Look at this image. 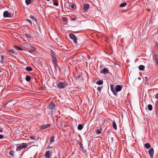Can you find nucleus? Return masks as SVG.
I'll list each match as a JSON object with an SVG mask.
<instances>
[{
    "label": "nucleus",
    "mask_w": 158,
    "mask_h": 158,
    "mask_svg": "<svg viewBox=\"0 0 158 158\" xmlns=\"http://www.w3.org/2000/svg\"><path fill=\"white\" fill-rule=\"evenodd\" d=\"M26 35L27 37L28 38L31 39V37L30 35L28 34H25Z\"/></svg>",
    "instance_id": "obj_31"
},
{
    "label": "nucleus",
    "mask_w": 158,
    "mask_h": 158,
    "mask_svg": "<svg viewBox=\"0 0 158 158\" xmlns=\"http://www.w3.org/2000/svg\"><path fill=\"white\" fill-rule=\"evenodd\" d=\"M52 155V152L49 151H48L46 152L45 156L47 158H49Z\"/></svg>",
    "instance_id": "obj_8"
},
{
    "label": "nucleus",
    "mask_w": 158,
    "mask_h": 158,
    "mask_svg": "<svg viewBox=\"0 0 158 158\" xmlns=\"http://www.w3.org/2000/svg\"><path fill=\"white\" fill-rule=\"evenodd\" d=\"M55 104L53 102H51L50 104L48 106V108L50 110H52L53 109L54 107H55Z\"/></svg>",
    "instance_id": "obj_9"
},
{
    "label": "nucleus",
    "mask_w": 158,
    "mask_h": 158,
    "mask_svg": "<svg viewBox=\"0 0 158 158\" xmlns=\"http://www.w3.org/2000/svg\"><path fill=\"white\" fill-rule=\"evenodd\" d=\"M113 127L115 130H117V125L114 121L113 122Z\"/></svg>",
    "instance_id": "obj_18"
},
{
    "label": "nucleus",
    "mask_w": 158,
    "mask_h": 158,
    "mask_svg": "<svg viewBox=\"0 0 158 158\" xmlns=\"http://www.w3.org/2000/svg\"><path fill=\"white\" fill-rule=\"evenodd\" d=\"M155 45L157 47H158V44L157 43H156L155 44Z\"/></svg>",
    "instance_id": "obj_43"
},
{
    "label": "nucleus",
    "mask_w": 158,
    "mask_h": 158,
    "mask_svg": "<svg viewBox=\"0 0 158 158\" xmlns=\"http://www.w3.org/2000/svg\"><path fill=\"white\" fill-rule=\"evenodd\" d=\"M149 153L151 158H153V155L154 153V149L152 148H151L148 151Z\"/></svg>",
    "instance_id": "obj_6"
},
{
    "label": "nucleus",
    "mask_w": 158,
    "mask_h": 158,
    "mask_svg": "<svg viewBox=\"0 0 158 158\" xmlns=\"http://www.w3.org/2000/svg\"><path fill=\"white\" fill-rule=\"evenodd\" d=\"M26 20L29 23H30L31 24H32V23L31 20L28 19H26Z\"/></svg>",
    "instance_id": "obj_37"
},
{
    "label": "nucleus",
    "mask_w": 158,
    "mask_h": 158,
    "mask_svg": "<svg viewBox=\"0 0 158 158\" xmlns=\"http://www.w3.org/2000/svg\"><path fill=\"white\" fill-rule=\"evenodd\" d=\"M47 1H49L50 0H46Z\"/></svg>",
    "instance_id": "obj_50"
},
{
    "label": "nucleus",
    "mask_w": 158,
    "mask_h": 158,
    "mask_svg": "<svg viewBox=\"0 0 158 158\" xmlns=\"http://www.w3.org/2000/svg\"><path fill=\"white\" fill-rule=\"evenodd\" d=\"M144 66L143 65H140L139 66V69L140 70H143L144 69Z\"/></svg>",
    "instance_id": "obj_19"
},
{
    "label": "nucleus",
    "mask_w": 158,
    "mask_h": 158,
    "mask_svg": "<svg viewBox=\"0 0 158 158\" xmlns=\"http://www.w3.org/2000/svg\"><path fill=\"white\" fill-rule=\"evenodd\" d=\"M70 38L72 39L75 43H77V38L73 34L70 33L69 34Z\"/></svg>",
    "instance_id": "obj_4"
},
{
    "label": "nucleus",
    "mask_w": 158,
    "mask_h": 158,
    "mask_svg": "<svg viewBox=\"0 0 158 158\" xmlns=\"http://www.w3.org/2000/svg\"><path fill=\"white\" fill-rule=\"evenodd\" d=\"M25 79L27 81L29 82L31 81V77L29 75H26Z\"/></svg>",
    "instance_id": "obj_14"
},
{
    "label": "nucleus",
    "mask_w": 158,
    "mask_h": 158,
    "mask_svg": "<svg viewBox=\"0 0 158 158\" xmlns=\"http://www.w3.org/2000/svg\"><path fill=\"white\" fill-rule=\"evenodd\" d=\"M54 141V138L53 136H52L50 139V142H53Z\"/></svg>",
    "instance_id": "obj_27"
},
{
    "label": "nucleus",
    "mask_w": 158,
    "mask_h": 158,
    "mask_svg": "<svg viewBox=\"0 0 158 158\" xmlns=\"http://www.w3.org/2000/svg\"><path fill=\"white\" fill-rule=\"evenodd\" d=\"M31 143H29V144H31Z\"/></svg>",
    "instance_id": "obj_49"
},
{
    "label": "nucleus",
    "mask_w": 158,
    "mask_h": 158,
    "mask_svg": "<svg viewBox=\"0 0 158 158\" xmlns=\"http://www.w3.org/2000/svg\"><path fill=\"white\" fill-rule=\"evenodd\" d=\"M14 154V152L13 151H10L9 152V154L10 155L13 156Z\"/></svg>",
    "instance_id": "obj_26"
},
{
    "label": "nucleus",
    "mask_w": 158,
    "mask_h": 158,
    "mask_svg": "<svg viewBox=\"0 0 158 158\" xmlns=\"http://www.w3.org/2000/svg\"><path fill=\"white\" fill-rule=\"evenodd\" d=\"M83 128V126L81 124H79L77 127V129L79 130H81Z\"/></svg>",
    "instance_id": "obj_17"
},
{
    "label": "nucleus",
    "mask_w": 158,
    "mask_h": 158,
    "mask_svg": "<svg viewBox=\"0 0 158 158\" xmlns=\"http://www.w3.org/2000/svg\"><path fill=\"white\" fill-rule=\"evenodd\" d=\"M30 138L32 140H35V139L34 137L33 136H30Z\"/></svg>",
    "instance_id": "obj_39"
},
{
    "label": "nucleus",
    "mask_w": 158,
    "mask_h": 158,
    "mask_svg": "<svg viewBox=\"0 0 158 158\" xmlns=\"http://www.w3.org/2000/svg\"><path fill=\"white\" fill-rule=\"evenodd\" d=\"M144 147L147 149H148L150 148L151 145L149 143H146L144 144Z\"/></svg>",
    "instance_id": "obj_16"
},
{
    "label": "nucleus",
    "mask_w": 158,
    "mask_h": 158,
    "mask_svg": "<svg viewBox=\"0 0 158 158\" xmlns=\"http://www.w3.org/2000/svg\"><path fill=\"white\" fill-rule=\"evenodd\" d=\"M69 127V126H67L66 125H64L63 127L64 128H65V130H67L68 129V127Z\"/></svg>",
    "instance_id": "obj_33"
},
{
    "label": "nucleus",
    "mask_w": 158,
    "mask_h": 158,
    "mask_svg": "<svg viewBox=\"0 0 158 158\" xmlns=\"http://www.w3.org/2000/svg\"><path fill=\"white\" fill-rule=\"evenodd\" d=\"M75 7V5L74 4H72L71 5L70 7L72 9H74Z\"/></svg>",
    "instance_id": "obj_30"
},
{
    "label": "nucleus",
    "mask_w": 158,
    "mask_h": 158,
    "mask_svg": "<svg viewBox=\"0 0 158 158\" xmlns=\"http://www.w3.org/2000/svg\"><path fill=\"white\" fill-rule=\"evenodd\" d=\"M50 126V124H47L43 125L40 127V129H41L44 130L48 128Z\"/></svg>",
    "instance_id": "obj_7"
},
{
    "label": "nucleus",
    "mask_w": 158,
    "mask_h": 158,
    "mask_svg": "<svg viewBox=\"0 0 158 158\" xmlns=\"http://www.w3.org/2000/svg\"><path fill=\"white\" fill-rule=\"evenodd\" d=\"M148 11H150V9H148Z\"/></svg>",
    "instance_id": "obj_47"
},
{
    "label": "nucleus",
    "mask_w": 158,
    "mask_h": 158,
    "mask_svg": "<svg viewBox=\"0 0 158 158\" xmlns=\"http://www.w3.org/2000/svg\"><path fill=\"white\" fill-rule=\"evenodd\" d=\"M89 7V5L88 4H84L83 6V10L85 11H86L88 10V9Z\"/></svg>",
    "instance_id": "obj_12"
},
{
    "label": "nucleus",
    "mask_w": 158,
    "mask_h": 158,
    "mask_svg": "<svg viewBox=\"0 0 158 158\" xmlns=\"http://www.w3.org/2000/svg\"><path fill=\"white\" fill-rule=\"evenodd\" d=\"M96 133L98 134H99L101 133V131L99 129H97L96 131Z\"/></svg>",
    "instance_id": "obj_29"
},
{
    "label": "nucleus",
    "mask_w": 158,
    "mask_h": 158,
    "mask_svg": "<svg viewBox=\"0 0 158 158\" xmlns=\"http://www.w3.org/2000/svg\"><path fill=\"white\" fill-rule=\"evenodd\" d=\"M14 48L17 49V50H22V48L19 47V46H18L17 45H14Z\"/></svg>",
    "instance_id": "obj_15"
},
{
    "label": "nucleus",
    "mask_w": 158,
    "mask_h": 158,
    "mask_svg": "<svg viewBox=\"0 0 158 158\" xmlns=\"http://www.w3.org/2000/svg\"><path fill=\"white\" fill-rule=\"evenodd\" d=\"M12 15L7 10L5 11L3 13V17L4 18L12 17Z\"/></svg>",
    "instance_id": "obj_5"
},
{
    "label": "nucleus",
    "mask_w": 158,
    "mask_h": 158,
    "mask_svg": "<svg viewBox=\"0 0 158 158\" xmlns=\"http://www.w3.org/2000/svg\"><path fill=\"white\" fill-rule=\"evenodd\" d=\"M3 137V136L1 135H0V139H2Z\"/></svg>",
    "instance_id": "obj_41"
},
{
    "label": "nucleus",
    "mask_w": 158,
    "mask_h": 158,
    "mask_svg": "<svg viewBox=\"0 0 158 158\" xmlns=\"http://www.w3.org/2000/svg\"><path fill=\"white\" fill-rule=\"evenodd\" d=\"M72 19L73 20H75V19L74 18H72Z\"/></svg>",
    "instance_id": "obj_46"
},
{
    "label": "nucleus",
    "mask_w": 158,
    "mask_h": 158,
    "mask_svg": "<svg viewBox=\"0 0 158 158\" xmlns=\"http://www.w3.org/2000/svg\"><path fill=\"white\" fill-rule=\"evenodd\" d=\"M0 132H2V130L1 129H0Z\"/></svg>",
    "instance_id": "obj_44"
},
{
    "label": "nucleus",
    "mask_w": 158,
    "mask_h": 158,
    "mask_svg": "<svg viewBox=\"0 0 158 158\" xmlns=\"http://www.w3.org/2000/svg\"><path fill=\"white\" fill-rule=\"evenodd\" d=\"M97 90H98L100 92L101 90V88L100 87H98L97 88Z\"/></svg>",
    "instance_id": "obj_36"
},
{
    "label": "nucleus",
    "mask_w": 158,
    "mask_h": 158,
    "mask_svg": "<svg viewBox=\"0 0 158 158\" xmlns=\"http://www.w3.org/2000/svg\"><path fill=\"white\" fill-rule=\"evenodd\" d=\"M127 5L126 2H123V3H121L119 6L120 7H124L125 6Z\"/></svg>",
    "instance_id": "obj_23"
},
{
    "label": "nucleus",
    "mask_w": 158,
    "mask_h": 158,
    "mask_svg": "<svg viewBox=\"0 0 158 158\" xmlns=\"http://www.w3.org/2000/svg\"><path fill=\"white\" fill-rule=\"evenodd\" d=\"M155 98L156 99H158V93H157L155 95Z\"/></svg>",
    "instance_id": "obj_40"
},
{
    "label": "nucleus",
    "mask_w": 158,
    "mask_h": 158,
    "mask_svg": "<svg viewBox=\"0 0 158 158\" xmlns=\"http://www.w3.org/2000/svg\"><path fill=\"white\" fill-rule=\"evenodd\" d=\"M62 19L64 22H65L66 21V20H67V19L66 17H63Z\"/></svg>",
    "instance_id": "obj_35"
},
{
    "label": "nucleus",
    "mask_w": 158,
    "mask_h": 158,
    "mask_svg": "<svg viewBox=\"0 0 158 158\" xmlns=\"http://www.w3.org/2000/svg\"><path fill=\"white\" fill-rule=\"evenodd\" d=\"M103 83V81L102 80H99L98 81L96 82V84L98 85H102Z\"/></svg>",
    "instance_id": "obj_21"
},
{
    "label": "nucleus",
    "mask_w": 158,
    "mask_h": 158,
    "mask_svg": "<svg viewBox=\"0 0 158 158\" xmlns=\"http://www.w3.org/2000/svg\"><path fill=\"white\" fill-rule=\"evenodd\" d=\"M31 18L32 19H33V20H35V21H36V19L35 18H34V17H33V16H31Z\"/></svg>",
    "instance_id": "obj_38"
},
{
    "label": "nucleus",
    "mask_w": 158,
    "mask_h": 158,
    "mask_svg": "<svg viewBox=\"0 0 158 158\" xmlns=\"http://www.w3.org/2000/svg\"><path fill=\"white\" fill-rule=\"evenodd\" d=\"M145 80H146V82H147L148 81L147 77H145Z\"/></svg>",
    "instance_id": "obj_42"
},
{
    "label": "nucleus",
    "mask_w": 158,
    "mask_h": 158,
    "mask_svg": "<svg viewBox=\"0 0 158 158\" xmlns=\"http://www.w3.org/2000/svg\"><path fill=\"white\" fill-rule=\"evenodd\" d=\"M156 103L157 104H158V100L156 101Z\"/></svg>",
    "instance_id": "obj_45"
},
{
    "label": "nucleus",
    "mask_w": 158,
    "mask_h": 158,
    "mask_svg": "<svg viewBox=\"0 0 158 158\" xmlns=\"http://www.w3.org/2000/svg\"><path fill=\"white\" fill-rule=\"evenodd\" d=\"M31 48H32L33 49V50H32V51H30V50H28V52H30V53H31L33 51H34L35 50V48H34L32 46H31Z\"/></svg>",
    "instance_id": "obj_28"
},
{
    "label": "nucleus",
    "mask_w": 158,
    "mask_h": 158,
    "mask_svg": "<svg viewBox=\"0 0 158 158\" xmlns=\"http://www.w3.org/2000/svg\"><path fill=\"white\" fill-rule=\"evenodd\" d=\"M31 2V0H26L25 3L27 5H28Z\"/></svg>",
    "instance_id": "obj_22"
},
{
    "label": "nucleus",
    "mask_w": 158,
    "mask_h": 158,
    "mask_svg": "<svg viewBox=\"0 0 158 158\" xmlns=\"http://www.w3.org/2000/svg\"><path fill=\"white\" fill-rule=\"evenodd\" d=\"M148 109L149 110H151L152 109V106L151 104H148Z\"/></svg>",
    "instance_id": "obj_24"
},
{
    "label": "nucleus",
    "mask_w": 158,
    "mask_h": 158,
    "mask_svg": "<svg viewBox=\"0 0 158 158\" xmlns=\"http://www.w3.org/2000/svg\"><path fill=\"white\" fill-rule=\"evenodd\" d=\"M110 87L111 91L114 95H117V93L120 91L122 88V86L119 85H116L114 87L113 85H110Z\"/></svg>",
    "instance_id": "obj_1"
},
{
    "label": "nucleus",
    "mask_w": 158,
    "mask_h": 158,
    "mask_svg": "<svg viewBox=\"0 0 158 158\" xmlns=\"http://www.w3.org/2000/svg\"><path fill=\"white\" fill-rule=\"evenodd\" d=\"M9 52L10 53H15L14 52L13 50V49H10V50H9Z\"/></svg>",
    "instance_id": "obj_34"
},
{
    "label": "nucleus",
    "mask_w": 158,
    "mask_h": 158,
    "mask_svg": "<svg viewBox=\"0 0 158 158\" xmlns=\"http://www.w3.org/2000/svg\"><path fill=\"white\" fill-rule=\"evenodd\" d=\"M79 75L78 76V77L79 78Z\"/></svg>",
    "instance_id": "obj_51"
},
{
    "label": "nucleus",
    "mask_w": 158,
    "mask_h": 158,
    "mask_svg": "<svg viewBox=\"0 0 158 158\" xmlns=\"http://www.w3.org/2000/svg\"><path fill=\"white\" fill-rule=\"evenodd\" d=\"M101 72L105 74L109 72V70L106 68H104L103 69L102 71H101Z\"/></svg>",
    "instance_id": "obj_13"
},
{
    "label": "nucleus",
    "mask_w": 158,
    "mask_h": 158,
    "mask_svg": "<svg viewBox=\"0 0 158 158\" xmlns=\"http://www.w3.org/2000/svg\"><path fill=\"white\" fill-rule=\"evenodd\" d=\"M0 59H1V60L2 61L4 60V58L3 56L1 55H0Z\"/></svg>",
    "instance_id": "obj_32"
},
{
    "label": "nucleus",
    "mask_w": 158,
    "mask_h": 158,
    "mask_svg": "<svg viewBox=\"0 0 158 158\" xmlns=\"http://www.w3.org/2000/svg\"><path fill=\"white\" fill-rule=\"evenodd\" d=\"M67 85V84L65 82H60L57 85L59 89L64 88Z\"/></svg>",
    "instance_id": "obj_3"
},
{
    "label": "nucleus",
    "mask_w": 158,
    "mask_h": 158,
    "mask_svg": "<svg viewBox=\"0 0 158 158\" xmlns=\"http://www.w3.org/2000/svg\"><path fill=\"white\" fill-rule=\"evenodd\" d=\"M153 58L154 60H155L156 64H158V57L157 55L154 54L153 55Z\"/></svg>",
    "instance_id": "obj_10"
},
{
    "label": "nucleus",
    "mask_w": 158,
    "mask_h": 158,
    "mask_svg": "<svg viewBox=\"0 0 158 158\" xmlns=\"http://www.w3.org/2000/svg\"><path fill=\"white\" fill-rule=\"evenodd\" d=\"M56 0H53V4L55 5L56 6H58V3L57 2H56Z\"/></svg>",
    "instance_id": "obj_25"
},
{
    "label": "nucleus",
    "mask_w": 158,
    "mask_h": 158,
    "mask_svg": "<svg viewBox=\"0 0 158 158\" xmlns=\"http://www.w3.org/2000/svg\"><path fill=\"white\" fill-rule=\"evenodd\" d=\"M26 70L30 72L32 71V69L29 66H27L26 68Z\"/></svg>",
    "instance_id": "obj_20"
},
{
    "label": "nucleus",
    "mask_w": 158,
    "mask_h": 158,
    "mask_svg": "<svg viewBox=\"0 0 158 158\" xmlns=\"http://www.w3.org/2000/svg\"><path fill=\"white\" fill-rule=\"evenodd\" d=\"M27 146L28 145L27 143H23L17 147L16 150V151H20L21 149L27 147Z\"/></svg>",
    "instance_id": "obj_2"
},
{
    "label": "nucleus",
    "mask_w": 158,
    "mask_h": 158,
    "mask_svg": "<svg viewBox=\"0 0 158 158\" xmlns=\"http://www.w3.org/2000/svg\"><path fill=\"white\" fill-rule=\"evenodd\" d=\"M157 47V49H158V47Z\"/></svg>",
    "instance_id": "obj_52"
},
{
    "label": "nucleus",
    "mask_w": 158,
    "mask_h": 158,
    "mask_svg": "<svg viewBox=\"0 0 158 158\" xmlns=\"http://www.w3.org/2000/svg\"><path fill=\"white\" fill-rule=\"evenodd\" d=\"M138 79H139V80H140V77H139L138 78Z\"/></svg>",
    "instance_id": "obj_48"
},
{
    "label": "nucleus",
    "mask_w": 158,
    "mask_h": 158,
    "mask_svg": "<svg viewBox=\"0 0 158 158\" xmlns=\"http://www.w3.org/2000/svg\"><path fill=\"white\" fill-rule=\"evenodd\" d=\"M52 61L53 63L54 64H56L57 62V61L56 60V58L55 55L54 54H53L52 56Z\"/></svg>",
    "instance_id": "obj_11"
}]
</instances>
